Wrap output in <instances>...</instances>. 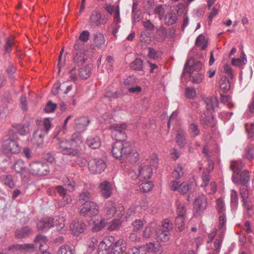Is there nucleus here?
<instances>
[{"instance_id":"6","label":"nucleus","mask_w":254,"mask_h":254,"mask_svg":"<svg viewBox=\"0 0 254 254\" xmlns=\"http://www.w3.org/2000/svg\"><path fill=\"white\" fill-rule=\"evenodd\" d=\"M99 212V206L94 201H88L84 205H82L79 211L81 215L89 217L97 215Z\"/></svg>"},{"instance_id":"17","label":"nucleus","mask_w":254,"mask_h":254,"mask_svg":"<svg viewBox=\"0 0 254 254\" xmlns=\"http://www.w3.org/2000/svg\"><path fill=\"white\" fill-rule=\"evenodd\" d=\"M46 134V131H44V129L38 128L33 133L32 143L37 146L40 145L43 142L44 137Z\"/></svg>"},{"instance_id":"30","label":"nucleus","mask_w":254,"mask_h":254,"mask_svg":"<svg viewBox=\"0 0 254 254\" xmlns=\"http://www.w3.org/2000/svg\"><path fill=\"white\" fill-rule=\"evenodd\" d=\"M53 227H56V230L60 231L65 226V219L64 217L56 216L52 218Z\"/></svg>"},{"instance_id":"8","label":"nucleus","mask_w":254,"mask_h":254,"mask_svg":"<svg viewBox=\"0 0 254 254\" xmlns=\"http://www.w3.org/2000/svg\"><path fill=\"white\" fill-rule=\"evenodd\" d=\"M107 165L106 162L102 159H95L90 161L88 164L89 171L93 174H100L103 172Z\"/></svg>"},{"instance_id":"45","label":"nucleus","mask_w":254,"mask_h":254,"mask_svg":"<svg viewBox=\"0 0 254 254\" xmlns=\"http://www.w3.org/2000/svg\"><path fill=\"white\" fill-rule=\"evenodd\" d=\"M14 248L16 250L24 251L35 250V246L34 244H17L14 246Z\"/></svg>"},{"instance_id":"20","label":"nucleus","mask_w":254,"mask_h":254,"mask_svg":"<svg viewBox=\"0 0 254 254\" xmlns=\"http://www.w3.org/2000/svg\"><path fill=\"white\" fill-rule=\"evenodd\" d=\"M232 181L235 184H242V185H247L250 181L249 172L246 170L243 171L240 175V179L238 178V175H233Z\"/></svg>"},{"instance_id":"37","label":"nucleus","mask_w":254,"mask_h":254,"mask_svg":"<svg viewBox=\"0 0 254 254\" xmlns=\"http://www.w3.org/2000/svg\"><path fill=\"white\" fill-rule=\"evenodd\" d=\"M127 159L128 161L131 163L136 162L139 159V154L136 151H131V149L129 152H127V156H125V159Z\"/></svg>"},{"instance_id":"3","label":"nucleus","mask_w":254,"mask_h":254,"mask_svg":"<svg viewBox=\"0 0 254 254\" xmlns=\"http://www.w3.org/2000/svg\"><path fill=\"white\" fill-rule=\"evenodd\" d=\"M103 212L105 216L109 219L112 218L115 214L121 218L125 214L124 206L119 204L116 206V203L112 200H108L105 204L103 208Z\"/></svg>"},{"instance_id":"16","label":"nucleus","mask_w":254,"mask_h":254,"mask_svg":"<svg viewBox=\"0 0 254 254\" xmlns=\"http://www.w3.org/2000/svg\"><path fill=\"white\" fill-rule=\"evenodd\" d=\"M152 175V169L150 166L141 165L138 170V175L140 180L149 179Z\"/></svg>"},{"instance_id":"5","label":"nucleus","mask_w":254,"mask_h":254,"mask_svg":"<svg viewBox=\"0 0 254 254\" xmlns=\"http://www.w3.org/2000/svg\"><path fill=\"white\" fill-rule=\"evenodd\" d=\"M173 225L169 220H165L161 227L156 230V236L158 240L167 242L170 240V232L173 229Z\"/></svg>"},{"instance_id":"11","label":"nucleus","mask_w":254,"mask_h":254,"mask_svg":"<svg viewBox=\"0 0 254 254\" xmlns=\"http://www.w3.org/2000/svg\"><path fill=\"white\" fill-rule=\"evenodd\" d=\"M196 187V185L194 182H184L180 185L179 191L182 194L189 193L187 199L189 201H191L192 199L190 194L195 190Z\"/></svg>"},{"instance_id":"41","label":"nucleus","mask_w":254,"mask_h":254,"mask_svg":"<svg viewBox=\"0 0 254 254\" xmlns=\"http://www.w3.org/2000/svg\"><path fill=\"white\" fill-rule=\"evenodd\" d=\"M125 242L123 239H119L116 242H114V240L112 241V245L111 248L116 249L119 250L124 251L125 248L122 247L125 244Z\"/></svg>"},{"instance_id":"35","label":"nucleus","mask_w":254,"mask_h":254,"mask_svg":"<svg viewBox=\"0 0 254 254\" xmlns=\"http://www.w3.org/2000/svg\"><path fill=\"white\" fill-rule=\"evenodd\" d=\"M204 116H202L200 117V122L202 126H205L210 123L213 119L212 114L208 111L204 112Z\"/></svg>"},{"instance_id":"53","label":"nucleus","mask_w":254,"mask_h":254,"mask_svg":"<svg viewBox=\"0 0 254 254\" xmlns=\"http://www.w3.org/2000/svg\"><path fill=\"white\" fill-rule=\"evenodd\" d=\"M184 217H181V216H178L176 218V228L178 229V230L180 232L183 231L184 225H185V222H184Z\"/></svg>"},{"instance_id":"51","label":"nucleus","mask_w":254,"mask_h":254,"mask_svg":"<svg viewBox=\"0 0 254 254\" xmlns=\"http://www.w3.org/2000/svg\"><path fill=\"white\" fill-rule=\"evenodd\" d=\"M195 44L201 49L204 50L206 47L205 37L202 34H200L196 38Z\"/></svg>"},{"instance_id":"59","label":"nucleus","mask_w":254,"mask_h":254,"mask_svg":"<svg viewBox=\"0 0 254 254\" xmlns=\"http://www.w3.org/2000/svg\"><path fill=\"white\" fill-rule=\"evenodd\" d=\"M221 100L222 102L227 105L229 108H232L234 107L233 104L231 102V96L229 95H221Z\"/></svg>"},{"instance_id":"58","label":"nucleus","mask_w":254,"mask_h":254,"mask_svg":"<svg viewBox=\"0 0 254 254\" xmlns=\"http://www.w3.org/2000/svg\"><path fill=\"white\" fill-rule=\"evenodd\" d=\"M57 105L53 103L52 101H49L46 105L44 111L46 113H51L55 111L56 109Z\"/></svg>"},{"instance_id":"55","label":"nucleus","mask_w":254,"mask_h":254,"mask_svg":"<svg viewBox=\"0 0 254 254\" xmlns=\"http://www.w3.org/2000/svg\"><path fill=\"white\" fill-rule=\"evenodd\" d=\"M17 132L22 135H24L29 132V127L24 125H18L16 127Z\"/></svg>"},{"instance_id":"1","label":"nucleus","mask_w":254,"mask_h":254,"mask_svg":"<svg viewBox=\"0 0 254 254\" xmlns=\"http://www.w3.org/2000/svg\"><path fill=\"white\" fill-rule=\"evenodd\" d=\"M83 141L80 133H73L69 140L60 141L57 148L64 154L72 156L79 154Z\"/></svg>"},{"instance_id":"40","label":"nucleus","mask_w":254,"mask_h":254,"mask_svg":"<svg viewBox=\"0 0 254 254\" xmlns=\"http://www.w3.org/2000/svg\"><path fill=\"white\" fill-rule=\"evenodd\" d=\"M74 250L68 245H63L60 247L57 254H74Z\"/></svg>"},{"instance_id":"54","label":"nucleus","mask_w":254,"mask_h":254,"mask_svg":"<svg viewBox=\"0 0 254 254\" xmlns=\"http://www.w3.org/2000/svg\"><path fill=\"white\" fill-rule=\"evenodd\" d=\"M204 187L205 191L209 194L214 193L217 189V186L216 183L213 182H211Z\"/></svg>"},{"instance_id":"60","label":"nucleus","mask_w":254,"mask_h":254,"mask_svg":"<svg viewBox=\"0 0 254 254\" xmlns=\"http://www.w3.org/2000/svg\"><path fill=\"white\" fill-rule=\"evenodd\" d=\"M247 63L246 58H243L242 59H235L233 58L232 60V65L236 66H241L243 64H246Z\"/></svg>"},{"instance_id":"56","label":"nucleus","mask_w":254,"mask_h":254,"mask_svg":"<svg viewBox=\"0 0 254 254\" xmlns=\"http://www.w3.org/2000/svg\"><path fill=\"white\" fill-rule=\"evenodd\" d=\"M184 175L183 168L180 166H177L172 173V177L176 179H179Z\"/></svg>"},{"instance_id":"13","label":"nucleus","mask_w":254,"mask_h":254,"mask_svg":"<svg viewBox=\"0 0 254 254\" xmlns=\"http://www.w3.org/2000/svg\"><path fill=\"white\" fill-rule=\"evenodd\" d=\"M98 189L101 195L104 198L107 199L112 195L113 186L111 182L104 181L99 184Z\"/></svg>"},{"instance_id":"25","label":"nucleus","mask_w":254,"mask_h":254,"mask_svg":"<svg viewBox=\"0 0 254 254\" xmlns=\"http://www.w3.org/2000/svg\"><path fill=\"white\" fill-rule=\"evenodd\" d=\"M176 143L180 148H183L186 145V133L182 129H179L177 131Z\"/></svg>"},{"instance_id":"52","label":"nucleus","mask_w":254,"mask_h":254,"mask_svg":"<svg viewBox=\"0 0 254 254\" xmlns=\"http://www.w3.org/2000/svg\"><path fill=\"white\" fill-rule=\"evenodd\" d=\"M177 16L175 13H170L165 17V23L168 25L174 24L177 21Z\"/></svg>"},{"instance_id":"28","label":"nucleus","mask_w":254,"mask_h":254,"mask_svg":"<svg viewBox=\"0 0 254 254\" xmlns=\"http://www.w3.org/2000/svg\"><path fill=\"white\" fill-rule=\"evenodd\" d=\"M89 57L88 52L84 51L83 53L77 54L74 57L73 60L74 63L78 65L84 64Z\"/></svg>"},{"instance_id":"32","label":"nucleus","mask_w":254,"mask_h":254,"mask_svg":"<svg viewBox=\"0 0 254 254\" xmlns=\"http://www.w3.org/2000/svg\"><path fill=\"white\" fill-rule=\"evenodd\" d=\"M31 232V229L27 226L17 229L15 231V236L17 238H23L28 236Z\"/></svg>"},{"instance_id":"10","label":"nucleus","mask_w":254,"mask_h":254,"mask_svg":"<svg viewBox=\"0 0 254 254\" xmlns=\"http://www.w3.org/2000/svg\"><path fill=\"white\" fill-rule=\"evenodd\" d=\"M86 229V224L79 219L73 220L69 225V230L74 236H78Z\"/></svg>"},{"instance_id":"2","label":"nucleus","mask_w":254,"mask_h":254,"mask_svg":"<svg viewBox=\"0 0 254 254\" xmlns=\"http://www.w3.org/2000/svg\"><path fill=\"white\" fill-rule=\"evenodd\" d=\"M130 150V144L128 142L118 140L113 144L112 152L115 158L124 160L127 154L129 152Z\"/></svg>"},{"instance_id":"62","label":"nucleus","mask_w":254,"mask_h":254,"mask_svg":"<svg viewBox=\"0 0 254 254\" xmlns=\"http://www.w3.org/2000/svg\"><path fill=\"white\" fill-rule=\"evenodd\" d=\"M62 197L63 199L59 204V206L64 207L71 203L72 199L70 195L67 194Z\"/></svg>"},{"instance_id":"43","label":"nucleus","mask_w":254,"mask_h":254,"mask_svg":"<svg viewBox=\"0 0 254 254\" xmlns=\"http://www.w3.org/2000/svg\"><path fill=\"white\" fill-rule=\"evenodd\" d=\"M148 56L150 59L153 60H158L161 56V52L159 51H156L152 48L149 47L148 48Z\"/></svg>"},{"instance_id":"9","label":"nucleus","mask_w":254,"mask_h":254,"mask_svg":"<svg viewBox=\"0 0 254 254\" xmlns=\"http://www.w3.org/2000/svg\"><path fill=\"white\" fill-rule=\"evenodd\" d=\"M139 248L141 253V254H146L147 253H154L159 254L163 252V248L158 242L147 243Z\"/></svg>"},{"instance_id":"63","label":"nucleus","mask_w":254,"mask_h":254,"mask_svg":"<svg viewBox=\"0 0 254 254\" xmlns=\"http://www.w3.org/2000/svg\"><path fill=\"white\" fill-rule=\"evenodd\" d=\"M66 180L67 181H65L64 184V186L66 188V189L70 191H73L75 185V182L71 178L69 179L67 178Z\"/></svg>"},{"instance_id":"34","label":"nucleus","mask_w":254,"mask_h":254,"mask_svg":"<svg viewBox=\"0 0 254 254\" xmlns=\"http://www.w3.org/2000/svg\"><path fill=\"white\" fill-rule=\"evenodd\" d=\"M91 73V66L89 65L80 68L79 71V76L83 79H87L90 76Z\"/></svg>"},{"instance_id":"47","label":"nucleus","mask_w":254,"mask_h":254,"mask_svg":"<svg viewBox=\"0 0 254 254\" xmlns=\"http://www.w3.org/2000/svg\"><path fill=\"white\" fill-rule=\"evenodd\" d=\"M189 131L190 136L195 137L200 133L198 126L194 124H190L189 127Z\"/></svg>"},{"instance_id":"48","label":"nucleus","mask_w":254,"mask_h":254,"mask_svg":"<svg viewBox=\"0 0 254 254\" xmlns=\"http://www.w3.org/2000/svg\"><path fill=\"white\" fill-rule=\"evenodd\" d=\"M94 43L97 47H100L105 43V38L103 35L100 33L94 34Z\"/></svg>"},{"instance_id":"12","label":"nucleus","mask_w":254,"mask_h":254,"mask_svg":"<svg viewBox=\"0 0 254 254\" xmlns=\"http://www.w3.org/2000/svg\"><path fill=\"white\" fill-rule=\"evenodd\" d=\"M127 125L125 124L115 123L110 126V129L111 130V135L113 138L116 140L124 135L125 129L127 128Z\"/></svg>"},{"instance_id":"46","label":"nucleus","mask_w":254,"mask_h":254,"mask_svg":"<svg viewBox=\"0 0 254 254\" xmlns=\"http://www.w3.org/2000/svg\"><path fill=\"white\" fill-rule=\"evenodd\" d=\"M177 205V213L178 216L184 217L186 215V210L183 202L178 200L176 202Z\"/></svg>"},{"instance_id":"19","label":"nucleus","mask_w":254,"mask_h":254,"mask_svg":"<svg viewBox=\"0 0 254 254\" xmlns=\"http://www.w3.org/2000/svg\"><path fill=\"white\" fill-rule=\"evenodd\" d=\"M89 123V120L85 117H81L74 120L73 128L78 131H84Z\"/></svg>"},{"instance_id":"21","label":"nucleus","mask_w":254,"mask_h":254,"mask_svg":"<svg viewBox=\"0 0 254 254\" xmlns=\"http://www.w3.org/2000/svg\"><path fill=\"white\" fill-rule=\"evenodd\" d=\"M37 228L42 231H47L53 227L52 218L46 217L40 220L37 224Z\"/></svg>"},{"instance_id":"36","label":"nucleus","mask_w":254,"mask_h":254,"mask_svg":"<svg viewBox=\"0 0 254 254\" xmlns=\"http://www.w3.org/2000/svg\"><path fill=\"white\" fill-rule=\"evenodd\" d=\"M216 209L219 214H225L226 207L224 199L221 197L218 198L216 199Z\"/></svg>"},{"instance_id":"26","label":"nucleus","mask_w":254,"mask_h":254,"mask_svg":"<svg viewBox=\"0 0 254 254\" xmlns=\"http://www.w3.org/2000/svg\"><path fill=\"white\" fill-rule=\"evenodd\" d=\"M86 144L92 149H97L101 145V141L97 136H90L86 141Z\"/></svg>"},{"instance_id":"4","label":"nucleus","mask_w":254,"mask_h":254,"mask_svg":"<svg viewBox=\"0 0 254 254\" xmlns=\"http://www.w3.org/2000/svg\"><path fill=\"white\" fill-rule=\"evenodd\" d=\"M28 172L35 176H45L50 172L48 164L41 161H33L29 165Z\"/></svg>"},{"instance_id":"61","label":"nucleus","mask_w":254,"mask_h":254,"mask_svg":"<svg viewBox=\"0 0 254 254\" xmlns=\"http://www.w3.org/2000/svg\"><path fill=\"white\" fill-rule=\"evenodd\" d=\"M105 226V222L104 219L101 220L100 222L94 224L92 228L93 232H97L101 230Z\"/></svg>"},{"instance_id":"14","label":"nucleus","mask_w":254,"mask_h":254,"mask_svg":"<svg viewBox=\"0 0 254 254\" xmlns=\"http://www.w3.org/2000/svg\"><path fill=\"white\" fill-rule=\"evenodd\" d=\"M88 22L91 27H94L105 24L106 21L104 18H102L100 11L95 10L91 12Z\"/></svg>"},{"instance_id":"57","label":"nucleus","mask_w":254,"mask_h":254,"mask_svg":"<svg viewBox=\"0 0 254 254\" xmlns=\"http://www.w3.org/2000/svg\"><path fill=\"white\" fill-rule=\"evenodd\" d=\"M185 95L188 98H193L196 95L195 88L191 87H187L185 90Z\"/></svg>"},{"instance_id":"42","label":"nucleus","mask_w":254,"mask_h":254,"mask_svg":"<svg viewBox=\"0 0 254 254\" xmlns=\"http://www.w3.org/2000/svg\"><path fill=\"white\" fill-rule=\"evenodd\" d=\"M130 67L136 70H142L143 69V61L139 58L135 59L131 64Z\"/></svg>"},{"instance_id":"23","label":"nucleus","mask_w":254,"mask_h":254,"mask_svg":"<svg viewBox=\"0 0 254 254\" xmlns=\"http://www.w3.org/2000/svg\"><path fill=\"white\" fill-rule=\"evenodd\" d=\"M35 249L38 247L41 251H47L48 249L47 239L46 237L42 235H38L35 241Z\"/></svg>"},{"instance_id":"50","label":"nucleus","mask_w":254,"mask_h":254,"mask_svg":"<svg viewBox=\"0 0 254 254\" xmlns=\"http://www.w3.org/2000/svg\"><path fill=\"white\" fill-rule=\"evenodd\" d=\"M121 221L119 218L113 219L109 224L108 229L110 231L118 230L121 226Z\"/></svg>"},{"instance_id":"39","label":"nucleus","mask_w":254,"mask_h":254,"mask_svg":"<svg viewBox=\"0 0 254 254\" xmlns=\"http://www.w3.org/2000/svg\"><path fill=\"white\" fill-rule=\"evenodd\" d=\"M91 198V194L87 191L82 192L79 196V201L82 205H84L88 201H92L90 200Z\"/></svg>"},{"instance_id":"22","label":"nucleus","mask_w":254,"mask_h":254,"mask_svg":"<svg viewBox=\"0 0 254 254\" xmlns=\"http://www.w3.org/2000/svg\"><path fill=\"white\" fill-rule=\"evenodd\" d=\"M226 216L225 214H220L219 216V223L218 235L220 238H224L226 230Z\"/></svg>"},{"instance_id":"18","label":"nucleus","mask_w":254,"mask_h":254,"mask_svg":"<svg viewBox=\"0 0 254 254\" xmlns=\"http://www.w3.org/2000/svg\"><path fill=\"white\" fill-rule=\"evenodd\" d=\"M194 208L198 213L203 211L206 207L207 200L203 194L198 195L194 202Z\"/></svg>"},{"instance_id":"27","label":"nucleus","mask_w":254,"mask_h":254,"mask_svg":"<svg viewBox=\"0 0 254 254\" xmlns=\"http://www.w3.org/2000/svg\"><path fill=\"white\" fill-rule=\"evenodd\" d=\"M208 109L216 111L218 108V101L216 97L212 96L206 98L204 100Z\"/></svg>"},{"instance_id":"44","label":"nucleus","mask_w":254,"mask_h":254,"mask_svg":"<svg viewBox=\"0 0 254 254\" xmlns=\"http://www.w3.org/2000/svg\"><path fill=\"white\" fill-rule=\"evenodd\" d=\"M153 187V183L151 181H147L141 183L139 186V189L141 191L146 193L150 191Z\"/></svg>"},{"instance_id":"24","label":"nucleus","mask_w":254,"mask_h":254,"mask_svg":"<svg viewBox=\"0 0 254 254\" xmlns=\"http://www.w3.org/2000/svg\"><path fill=\"white\" fill-rule=\"evenodd\" d=\"M14 169L15 172L20 174L21 177H25L27 174L24 161L21 159L16 160L14 164Z\"/></svg>"},{"instance_id":"31","label":"nucleus","mask_w":254,"mask_h":254,"mask_svg":"<svg viewBox=\"0 0 254 254\" xmlns=\"http://www.w3.org/2000/svg\"><path fill=\"white\" fill-rule=\"evenodd\" d=\"M238 195L237 192L234 190H231L230 204L231 209L235 210L238 205Z\"/></svg>"},{"instance_id":"33","label":"nucleus","mask_w":254,"mask_h":254,"mask_svg":"<svg viewBox=\"0 0 254 254\" xmlns=\"http://www.w3.org/2000/svg\"><path fill=\"white\" fill-rule=\"evenodd\" d=\"M241 198L243 202V207L248 212L252 207L253 198H252L250 195L242 196Z\"/></svg>"},{"instance_id":"29","label":"nucleus","mask_w":254,"mask_h":254,"mask_svg":"<svg viewBox=\"0 0 254 254\" xmlns=\"http://www.w3.org/2000/svg\"><path fill=\"white\" fill-rule=\"evenodd\" d=\"M243 167L244 164L242 161L238 160L236 161H231L230 168L233 171V175H238Z\"/></svg>"},{"instance_id":"49","label":"nucleus","mask_w":254,"mask_h":254,"mask_svg":"<svg viewBox=\"0 0 254 254\" xmlns=\"http://www.w3.org/2000/svg\"><path fill=\"white\" fill-rule=\"evenodd\" d=\"M97 244V240L95 238H91L87 241V251L91 253L95 248Z\"/></svg>"},{"instance_id":"38","label":"nucleus","mask_w":254,"mask_h":254,"mask_svg":"<svg viewBox=\"0 0 254 254\" xmlns=\"http://www.w3.org/2000/svg\"><path fill=\"white\" fill-rule=\"evenodd\" d=\"M220 88L224 92L228 91L230 88V84L226 77H223L219 82Z\"/></svg>"},{"instance_id":"15","label":"nucleus","mask_w":254,"mask_h":254,"mask_svg":"<svg viewBox=\"0 0 254 254\" xmlns=\"http://www.w3.org/2000/svg\"><path fill=\"white\" fill-rule=\"evenodd\" d=\"M114 240L113 236L105 238L99 244L98 248V254H108L111 249L112 241Z\"/></svg>"},{"instance_id":"64","label":"nucleus","mask_w":254,"mask_h":254,"mask_svg":"<svg viewBox=\"0 0 254 254\" xmlns=\"http://www.w3.org/2000/svg\"><path fill=\"white\" fill-rule=\"evenodd\" d=\"M133 231H137L140 229L144 225V222L141 220H135L132 223Z\"/></svg>"},{"instance_id":"7","label":"nucleus","mask_w":254,"mask_h":254,"mask_svg":"<svg viewBox=\"0 0 254 254\" xmlns=\"http://www.w3.org/2000/svg\"><path fill=\"white\" fill-rule=\"evenodd\" d=\"M1 150L6 154H18L20 151V146L17 142L11 138H8L3 141Z\"/></svg>"}]
</instances>
